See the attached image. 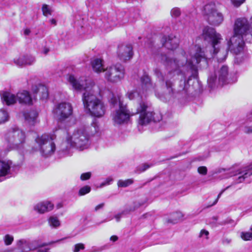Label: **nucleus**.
I'll use <instances>...</instances> for the list:
<instances>
[{
	"instance_id": "1",
	"label": "nucleus",
	"mask_w": 252,
	"mask_h": 252,
	"mask_svg": "<svg viewBox=\"0 0 252 252\" xmlns=\"http://www.w3.org/2000/svg\"><path fill=\"white\" fill-rule=\"evenodd\" d=\"M188 55H186L184 51L175 58H170L166 55H158L156 60L162 63L168 69L170 70L167 75L164 85L168 93L173 92L172 86L173 82L170 79L175 77L180 79L178 91H185L187 92L189 86L186 82V75L184 71L188 72L191 70L196 73L197 71L196 65L200 63L201 61H206L207 55L204 52L197 46H195L189 49ZM157 77L164 84V78L161 71L158 68L154 70Z\"/></svg>"
},
{
	"instance_id": "2",
	"label": "nucleus",
	"mask_w": 252,
	"mask_h": 252,
	"mask_svg": "<svg viewBox=\"0 0 252 252\" xmlns=\"http://www.w3.org/2000/svg\"><path fill=\"white\" fill-rule=\"evenodd\" d=\"M110 102L113 106H119V108L111 114L112 119L115 125L128 123L130 117L136 114H140L138 124L142 126L147 125L152 121L155 122H159L162 119L160 114H153L151 111V103L143 100H141L137 103L136 112H132L127 109L126 105H123L120 96L118 95L112 94Z\"/></svg>"
},
{
	"instance_id": "3",
	"label": "nucleus",
	"mask_w": 252,
	"mask_h": 252,
	"mask_svg": "<svg viewBox=\"0 0 252 252\" xmlns=\"http://www.w3.org/2000/svg\"><path fill=\"white\" fill-rule=\"evenodd\" d=\"M67 80L74 90H85L82 99L87 113L94 117H103L105 113L106 107L103 102L96 96L94 83L90 80L77 79L72 75L68 76Z\"/></svg>"
},
{
	"instance_id": "4",
	"label": "nucleus",
	"mask_w": 252,
	"mask_h": 252,
	"mask_svg": "<svg viewBox=\"0 0 252 252\" xmlns=\"http://www.w3.org/2000/svg\"><path fill=\"white\" fill-rule=\"evenodd\" d=\"M245 40L249 42L252 41V17L250 23L245 18H239L235 20L233 35L228 42V48L238 54L243 50Z\"/></svg>"
},
{
	"instance_id": "5",
	"label": "nucleus",
	"mask_w": 252,
	"mask_h": 252,
	"mask_svg": "<svg viewBox=\"0 0 252 252\" xmlns=\"http://www.w3.org/2000/svg\"><path fill=\"white\" fill-rule=\"evenodd\" d=\"M202 36L205 40L211 42V51L208 53L207 50L208 47L205 49L202 48L199 45H194L191 46L189 49L193 46H199L204 53L207 55L206 61H201L200 62H204L205 64H207V60L211 57H216L218 62L224 61L227 55V50L224 48H220V44L222 40V38L220 34L217 32L215 29L207 26L203 30Z\"/></svg>"
},
{
	"instance_id": "6",
	"label": "nucleus",
	"mask_w": 252,
	"mask_h": 252,
	"mask_svg": "<svg viewBox=\"0 0 252 252\" xmlns=\"http://www.w3.org/2000/svg\"><path fill=\"white\" fill-rule=\"evenodd\" d=\"M89 135L84 128L74 130L71 135H68L66 141L62 145V151L64 156L70 155L69 150L71 147H75L79 150L87 149L90 145Z\"/></svg>"
},
{
	"instance_id": "7",
	"label": "nucleus",
	"mask_w": 252,
	"mask_h": 252,
	"mask_svg": "<svg viewBox=\"0 0 252 252\" xmlns=\"http://www.w3.org/2000/svg\"><path fill=\"white\" fill-rule=\"evenodd\" d=\"M54 135L44 134L38 136L35 142L41 155L45 157L52 156L55 152L56 148L54 142Z\"/></svg>"
},
{
	"instance_id": "8",
	"label": "nucleus",
	"mask_w": 252,
	"mask_h": 252,
	"mask_svg": "<svg viewBox=\"0 0 252 252\" xmlns=\"http://www.w3.org/2000/svg\"><path fill=\"white\" fill-rule=\"evenodd\" d=\"M5 140L9 150L22 149L26 141L25 132L19 128H13L6 133Z\"/></svg>"
},
{
	"instance_id": "9",
	"label": "nucleus",
	"mask_w": 252,
	"mask_h": 252,
	"mask_svg": "<svg viewBox=\"0 0 252 252\" xmlns=\"http://www.w3.org/2000/svg\"><path fill=\"white\" fill-rule=\"evenodd\" d=\"M206 20L210 25L219 26L223 21V14L217 8L214 3H209L206 4L203 11Z\"/></svg>"
},
{
	"instance_id": "10",
	"label": "nucleus",
	"mask_w": 252,
	"mask_h": 252,
	"mask_svg": "<svg viewBox=\"0 0 252 252\" xmlns=\"http://www.w3.org/2000/svg\"><path fill=\"white\" fill-rule=\"evenodd\" d=\"M141 92H137V91H131L127 93L126 96L130 100L136 98L138 99L141 98L142 96L141 95L140 97L141 94H147L156 90V86L152 83L151 79L148 75L144 74L141 77Z\"/></svg>"
},
{
	"instance_id": "11",
	"label": "nucleus",
	"mask_w": 252,
	"mask_h": 252,
	"mask_svg": "<svg viewBox=\"0 0 252 252\" xmlns=\"http://www.w3.org/2000/svg\"><path fill=\"white\" fill-rule=\"evenodd\" d=\"M125 69L121 64H116L107 67L105 70V78L109 82L116 83L124 77Z\"/></svg>"
},
{
	"instance_id": "12",
	"label": "nucleus",
	"mask_w": 252,
	"mask_h": 252,
	"mask_svg": "<svg viewBox=\"0 0 252 252\" xmlns=\"http://www.w3.org/2000/svg\"><path fill=\"white\" fill-rule=\"evenodd\" d=\"M53 112L60 121L64 122L72 116L73 107L69 102H61L55 106Z\"/></svg>"
},
{
	"instance_id": "13",
	"label": "nucleus",
	"mask_w": 252,
	"mask_h": 252,
	"mask_svg": "<svg viewBox=\"0 0 252 252\" xmlns=\"http://www.w3.org/2000/svg\"><path fill=\"white\" fill-rule=\"evenodd\" d=\"M228 69L225 65H222L216 73L215 76H210L208 79V83L209 87L213 88L215 86V83L218 78V81L222 85L225 84L230 83V81L228 79Z\"/></svg>"
},
{
	"instance_id": "14",
	"label": "nucleus",
	"mask_w": 252,
	"mask_h": 252,
	"mask_svg": "<svg viewBox=\"0 0 252 252\" xmlns=\"http://www.w3.org/2000/svg\"><path fill=\"white\" fill-rule=\"evenodd\" d=\"M252 169V164L246 167L243 170L235 171L233 168H230L227 170V174H229V176H232L239 175L238 178L237 183H240L242 182L245 178L252 175V172L249 170Z\"/></svg>"
},
{
	"instance_id": "15",
	"label": "nucleus",
	"mask_w": 252,
	"mask_h": 252,
	"mask_svg": "<svg viewBox=\"0 0 252 252\" xmlns=\"http://www.w3.org/2000/svg\"><path fill=\"white\" fill-rule=\"evenodd\" d=\"M118 56L119 59L125 62L130 60L133 56L132 47L131 45H122L119 47Z\"/></svg>"
},
{
	"instance_id": "16",
	"label": "nucleus",
	"mask_w": 252,
	"mask_h": 252,
	"mask_svg": "<svg viewBox=\"0 0 252 252\" xmlns=\"http://www.w3.org/2000/svg\"><path fill=\"white\" fill-rule=\"evenodd\" d=\"M17 100L21 104L32 105L35 96H32L28 91H22L18 92L16 95Z\"/></svg>"
},
{
	"instance_id": "17",
	"label": "nucleus",
	"mask_w": 252,
	"mask_h": 252,
	"mask_svg": "<svg viewBox=\"0 0 252 252\" xmlns=\"http://www.w3.org/2000/svg\"><path fill=\"white\" fill-rule=\"evenodd\" d=\"M162 45L169 50L176 49L179 44V39L175 36L171 34L167 37L164 36L161 39Z\"/></svg>"
},
{
	"instance_id": "18",
	"label": "nucleus",
	"mask_w": 252,
	"mask_h": 252,
	"mask_svg": "<svg viewBox=\"0 0 252 252\" xmlns=\"http://www.w3.org/2000/svg\"><path fill=\"white\" fill-rule=\"evenodd\" d=\"M36 241L30 242L25 240H20L17 242V252H29L36 249Z\"/></svg>"
},
{
	"instance_id": "19",
	"label": "nucleus",
	"mask_w": 252,
	"mask_h": 252,
	"mask_svg": "<svg viewBox=\"0 0 252 252\" xmlns=\"http://www.w3.org/2000/svg\"><path fill=\"white\" fill-rule=\"evenodd\" d=\"M54 208V205L48 201H44L39 202L33 207L35 211L39 214H44L52 211Z\"/></svg>"
},
{
	"instance_id": "20",
	"label": "nucleus",
	"mask_w": 252,
	"mask_h": 252,
	"mask_svg": "<svg viewBox=\"0 0 252 252\" xmlns=\"http://www.w3.org/2000/svg\"><path fill=\"white\" fill-rule=\"evenodd\" d=\"M14 63L18 66L31 65L34 63L35 58L31 55L21 56L14 59Z\"/></svg>"
},
{
	"instance_id": "21",
	"label": "nucleus",
	"mask_w": 252,
	"mask_h": 252,
	"mask_svg": "<svg viewBox=\"0 0 252 252\" xmlns=\"http://www.w3.org/2000/svg\"><path fill=\"white\" fill-rule=\"evenodd\" d=\"M0 95L3 103L7 105L14 104L17 100L16 96L9 92H4L1 93Z\"/></svg>"
},
{
	"instance_id": "22",
	"label": "nucleus",
	"mask_w": 252,
	"mask_h": 252,
	"mask_svg": "<svg viewBox=\"0 0 252 252\" xmlns=\"http://www.w3.org/2000/svg\"><path fill=\"white\" fill-rule=\"evenodd\" d=\"M92 66L94 71L96 73L104 72L105 69L103 64V61L100 59H94L92 61Z\"/></svg>"
},
{
	"instance_id": "23",
	"label": "nucleus",
	"mask_w": 252,
	"mask_h": 252,
	"mask_svg": "<svg viewBox=\"0 0 252 252\" xmlns=\"http://www.w3.org/2000/svg\"><path fill=\"white\" fill-rule=\"evenodd\" d=\"M32 91L34 94L39 93L42 99H46L48 97V89L44 85H40L33 87Z\"/></svg>"
},
{
	"instance_id": "24",
	"label": "nucleus",
	"mask_w": 252,
	"mask_h": 252,
	"mask_svg": "<svg viewBox=\"0 0 252 252\" xmlns=\"http://www.w3.org/2000/svg\"><path fill=\"white\" fill-rule=\"evenodd\" d=\"M11 164L10 161L0 160V177L8 174Z\"/></svg>"
},
{
	"instance_id": "25",
	"label": "nucleus",
	"mask_w": 252,
	"mask_h": 252,
	"mask_svg": "<svg viewBox=\"0 0 252 252\" xmlns=\"http://www.w3.org/2000/svg\"><path fill=\"white\" fill-rule=\"evenodd\" d=\"M25 120L31 124H33L34 121L37 117V113L35 111L32 110L24 114Z\"/></svg>"
},
{
	"instance_id": "26",
	"label": "nucleus",
	"mask_w": 252,
	"mask_h": 252,
	"mask_svg": "<svg viewBox=\"0 0 252 252\" xmlns=\"http://www.w3.org/2000/svg\"><path fill=\"white\" fill-rule=\"evenodd\" d=\"M49 225L53 228H57L61 225V222L59 218L54 216H50L48 219Z\"/></svg>"
},
{
	"instance_id": "27",
	"label": "nucleus",
	"mask_w": 252,
	"mask_h": 252,
	"mask_svg": "<svg viewBox=\"0 0 252 252\" xmlns=\"http://www.w3.org/2000/svg\"><path fill=\"white\" fill-rule=\"evenodd\" d=\"M66 238H63L61 239H59L55 242H51L49 243L48 244H43L42 245H38L37 242H36L35 246L36 247V249L37 250V252H49L50 249L48 248H45V246L47 245H50L53 244L54 243H58L62 240L65 239Z\"/></svg>"
},
{
	"instance_id": "28",
	"label": "nucleus",
	"mask_w": 252,
	"mask_h": 252,
	"mask_svg": "<svg viewBox=\"0 0 252 252\" xmlns=\"http://www.w3.org/2000/svg\"><path fill=\"white\" fill-rule=\"evenodd\" d=\"M134 181L132 179H128L126 180H119L118 181L117 185L119 188H126L132 185Z\"/></svg>"
},
{
	"instance_id": "29",
	"label": "nucleus",
	"mask_w": 252,
	"mask_h": 252,
	"mask_svg": "<svg viewBox=\"0 0 252 252\" xmlns=\"http://www.w3.org/2000/svg\"><path fill=\"white\" fill-rule=\"evenodd\" d=\"M183 217V215L181 212H177L174 213L171 215V219L168 220V222L175 223L178 220H181Z\"/></svg>"
},
{
	"instance_id": "30",
	"label": "nucleus",
	"mask_w": 252,
	"mask_h": 252,
	"mask_svg": "<svg viewBox=\"0 0 252 252\" xmlns=\"http://www.w3.org/2000/svg\"><path fill=\"white\" fill-rule=\"evenodd\" d=\"M9 115L7 111L3 109L0 110V124L8 120Z\"/></svg>"
},
{
	"instance_id": "31",
	"label": "nucleus",
	"mask_w": 252,
	"mask_h": 252,
	"mask_svg": "<svg viewBox=\"0 0 252 252\" xmlns=\"http://www.w3.org/2000/svg\"><path fill=\"white\" fill-rule=\"evenodd\" d=\"M91 187L89 186H85L81 188L78 192L79 196L84 195L91 191Z\"/></svg>"
},
{
	"instance_id": "32",
	"label": "nucleus",
	"mask_w": 252,
	"mask_h": 252,
	"mask_svg": "<svg viewBox=\"0 0 252 252\" xmlns=\"http://www.w3.org/2000/svg\"><path fill=\"white\" fill-rule=\"evenodd\" d=\"M241 237L245 241L252 240V232H242L241 233Z\"/></svg>"
},
{
	"instance_id": "33",
	"label": "nucleus",
	"mask_w": 252,
	"mask_h": 252,
	"mask_svg": "<svg viewBox=\"0 0 252 252\" xmlns=\"http://www.w3.org/2000/svg\"><path fill=\"white\" fill-rule=\"evenodd\" d=\"M42 11L43 15L45 16L51 15V9L47 4H44L42 5Z\"/></svg>"
},
{
	"instance_id": "34",
	"label": "nucleus",
	"mask_w": 252,
	"mask_h": 252,
	"mask_svg": "<svg viewBox=\"0 0 252 252\" xmlns=\"http://www.w3.org/2000/svg\"><path fill=\"white\" fill-rule=\"evenodd\" d=\"M235 224L234 220L230 218H227L226 220L219 223L220 225L230 224L232 226H234Z\"/></svg>"
},
{
	"instance_id": "35",
	"label": "nucleus",
	"mask_w": 252,
	"mask_h": 252,
	"mask_svg": "<svg viewBox=\"0 0 252 252\" xmlns=\"http://www.w3.org/2000/svg\"><path fill=\"white\" fill-rule=\"evenodd\" d=\"M181 14V10L178 7L173 8L171 11V15L173 17H177Z\"/></svg>"
},
{
	"instance_id": "36",
	"label": "nucleus",
	"mask_w": 252,
	"mask_h": 252,
	"mask_svg": "<svg viewBox=\"0 0 252 252\" xmlns=\"http://www.w3.org/2000/svg\"><path fill=\"white\" fill-rule=\"evenodd\" d=\"M13 236H12L9 234L6 235L4 237V241L5 245H10L12 243V242H13Z\"/></svg>"
},
{
	"instance_id": "37",
	"label": "nucleus",
	"mask_w": 252,
	"mask_h": 252,
	"mask_svg": "<svg viewBox=\"0 0 252 252\" xmlns=\"http://www.w3.org/2000/svg\"><path fill=\"white\" fill-rule=\"evenodd\" d=\"M85 249L84 245L82 243H78L74 245L73 250V252H79L81 250Z\"/></svg>"
},
{
	"instance_id": "38",
	"label": "nucleus",
	"mask_w": 252,
	"mask_h": 252,
	"mask_svg": "<svg viewBox=\"0 0 252 252\" xmlns=\"http://www.w3.org/2000/svg\"><path fill=\"white\" fill-rule=\"evenodd\" d=\"M92 175V173L90 172H86L82 174L80 176V179L82 181H85L89 180Z\"/></svg>"
},
{
	"instance_id": "39",
	"label": "nucleus",
	"mask_w": 252,
	"mask_h": 252,
	"mask_svg": "<svg viewBox=\"0 0 252 252\" xmlns=\"http://www.w3.org/2000/svg\"><path fill=\"white\" fill-rule=\"evenodd\" d=\"M113 179L111 177H108L105 179V180L102 182L101 184L100 187H103L105 186L109 185L111 184V183L113 182Z\"/></svg>"
},
{
	"instance_id": "40",
	"label": "nucleus",
	"mask_w": 252,
	"mask_h": 252,
	"mask_svg": "<svg viewBox=\"0 0 252 252\" xmlns=\"http://www.w3.org/2000/svg\"><path fill=\"white\" fill-rule=\"evenodd\" d=\"M230 1L235 6L239 7L244 3L246 0H230Z\"/></svg>"
},
{
	"instance_id": "41",
	"label": "nucleus",
	"mask_w": 252,
	"mask_h": 252,
	"mask_svg": "<svg viewBox=\"0 0 252 252\" xmlns=\"http://www.w3.org/2000/svg\"><path fill=\"white\" fill-rule=\"evenodd\" d=\"M198 172L203 175H206L207 172V169L205 166H200L198 168Z\"/></svg>"
},
{
	"instance_id": "42",
	"label": "nucleus",
	"mask_w": 252,
	"mask_h": 252,
	"mask_svg": "<svg viewBox=\"0 0 252 252\" xmlns=\"http://www.w3.org/2000/svg\"><path fill=\"white\" fill-rule=\"evenodd\" d=\"M244 132L247 133H251L252 132V126H246L244 128Z\"/></svg>"
},
{
	"instance_id": "43",
	"label": "nucleus",
	"mask_w": 252,
	"mask_h": 252,
	"mask_svg": "<svg viewBox=\"0 0 252 252\" xmlns=\"http://www.w3.org/2000/svg\"><path fill=\"white\" fill-rule=\"evenodd\" d=\"M209 234L208 231L205 230H202L200 233L199 237H203L204 235L207 236Z\"/></svg>"
},
{
	"instance_id": "44",
	"label": "nucleus",
	"mask_w": 252,
	"mask_h": 252,
	"mask_svg": "<svg viewBox=\"0 0 252 252\" xmlns=\"http://www.w3.org/2000/svg\"><path fill=\"white\" fill-rule=\"evenodd\" d=\"M228 188V187H227L225 189H223V190H222L221 191V192H220L218 194V197H217V198L216 199V200L215 201V202H214V203H213V205H215V204H216L217 203V202H218V201L219 199V198H220V197L221 196V194H222V193H223V192L224 191V190H225L226 189H227Z\"/></svg>"
},
{
	"instance_id": "45",
	"label": "nucleus",
	"mask_w": 252,
	"mask_h": 252,
	"mask_svg": "<svg viewBox=\"0 0 252 252\" xmlns=\"http://www.w3.org/2000/svg\"><path fill=\"white\" fill-rule=\"evenodd\" d=\"M150 167V166L148 164H144L142 166V169H140V171L143 172V171H145L146 170H147L148 168H149Z\"/></svg>"
},
{
	"instance_id": "46",
	"label": "nucleus",
	"mask_w": 252,
	"mask_h": 252,
	"mask_svg": "<svg viewBox=\"0 0 252 252\" xmlns=\"http://www.w3.org/2000/svg\"><path fill=\"white\" fill-rule=\"evenodd\" d=\"M122 214L123 213H119L114 216V218L116 220V221L117 222H119L120 221V219L122 217Z\"/></svg>"
},
{
	"instance_id": "47",
	"label": "nucleus",
	"mask_w": 252,
	"mask_h": 252,
	"mask_svg": "<svg viewBox=\"0 0 252 252\" xmlns=\"http://www.w3.org/2000/svg\"><path fill=\"white\" fill-rule=\"evenodd\" d=\"M104 203H103L98 204L95 207V211H97L98 210L102 209L104 207Z\"/></svg>"
},
{
	"instance_id": "48",
	"label": "nucleus",
	"mask_w": 252,
	"mask_h": 252,
	"mask_svg": "<svg viewBox=\"0 0 252 252\" xmlns=\"http://www.w3.org/2000/svg\"><path fill=\"white\" fill-rule=\"evenodd\" d=\"M31 33V30L29 29H26L24 31V34L25 35H29Z\"/></svg>"
},
{
	"instance_id": "49",
	"label": "nucleus",
	"mask_w": 252,
	"mask_h": 252,
	"mask_svg": "<svg viewBox=\"0 0 252 252\" xmlns=\"http://www.w3.org/2000/svg\"><path fill=\"white\" fill-rule=\"evenodd\" d=\"M110 239L111 241H112L113 242H115L118 239V238L116 235H113L110 237Z\"/></svg>"
},
{
	"instance_id": "50",
	"label": "nucleus",
	"mask_w": 252,
	"mask_h": 252,
	"mask_svg": "<svg viewBox=\"0 0 252 252\" xmlns=\"http://www.w3.org/2000/svg\"><path fill=\"white\" fill-rule=\"evenodd\" d=\"M113 219L112 217L107 218L106 219L104 220L103 221L101 222V223L106 222L107 221H110Z\"/></svg>"
},
{
	"instance_id": "51",
	"label": "nucleus",
	"mask_w": 252,
	"mask_h": 252,
	"mask_svg": "<svg viewBox=\"0 0 252 252\" xmlns=\"http://www.w3.org/2000/svg\"><path fill=\"white\" fill-rule=\"evenodd\" d=\"M49 49L47 48H45L43 49V51H42V53L45 54V55H46L48 54V53L49 52Z\"/></svg>"
},
{
	"instance_id": "52",
	"label": "nucleus",
	"mask_w": 252,
	"mask_h": 252,
	"mask_svg": "<svg viewBox=\"0 0 252 252\" xmlns=\"http://www.w3.org/2000/svg\"><path fill=\"white\" fill-rule=\"evenodd\" d=\"M248 119L251 120L252 119V112L247 115Z\"/></svg>"
},
{
	"instance_id": "53",
	"label": "nucleus",
	"mask_w": 252,
	"mask_h": 252,
	"mask_svg": "<svg viewBox=\"0 0 252 252\" xmlns=\"http://www.w3.org/2000/svg\"><path fill=\"white\" fill-rule=\"evenodd\" d=\"M51 24H54V25H55V24H56V20H55V19H52V20H51Z\"/></svg>"
},
{
	"instance_id": "54",
	"label": "nucleus",
	"mask_w": 252,
	"mask_h": 252,
	"mask_svg": "<svg viewBox=\"0 0 252 252\" xmlns=\"http://www.w3.org/2000/svg\"><path fill=\"white\" fill-rule=\"evenodd\" d=\"M213 219L215 220H218V218L217 217H214L213 218Z\"/></svg>"
},
{
	"instance_id": "55",
	"label": "nucleus",
	"mask_w": 252,
	"mask_h": 252,
	"mask_svg": "<svg viewBox=\"0 0 252 252\" xmlns=\"http://www.w3.org/2000/svg\"><path fill=\"white\" fill-rule=\"evenodd\" d=\"M141 205V204H139L137 206V207H139Z\"/></svg>"
}]
</instances>
